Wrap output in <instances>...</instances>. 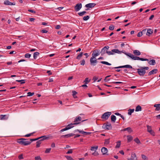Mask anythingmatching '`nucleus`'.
I'll return each mask as SVG.
<instances>
[{
    "mask_svg": "<svg viewBox=\"0 0 160 160\" xmlns=\"http://www.w3.org/2000/svg\"><path fill=\"white\" fill-rule=\"evenodd\" d=\"M81 62V65H84L85 64V61L84 59H82V61L80 62Z\"/></svg>",
    "mask_w": 160,
    "mask_h": 160,
    "instance_id": "52",
    "label": "nucleus"
},
{
    "mask_svg": "<svg viewBox=\"0 0 160 160\" xmlns=\"http://www.w3.org/2000/svg\"><path fill=\"white\" fill-rule=\"evenodd\" d=\"M111 112H107L104 113L102 116L101 118L102 119L105 120H107L108 119L109 116L111 115Z\"/></svg>",
    "mask_w": 160,
    "mask_h": 160,
    "instance_id": "6",
    "label": "nucleus"
},
{
    "mask_svg": "<svg viewBox=\"0 0 160 160\" xmlns=\"http://www.w3.org/2000/svg\"><path fill=\"white\" fill-rule=\"evenodd\" d=\"M101 152L102 153L103 155H106L107 154V153L108 152V149L105 147H102L101 149Z\"/></svg>",
    "mask_w": 160,
    "mask_h": 160,
    "instance_id": "17",
    "label": "nucleus"
},
{
    "mask_svg": "<svg viewBox=\"0 0 160 160\" xmlns=\"http://www.w3.org/2000/svg\"><path fill=\"white\" fill-rule=\"evenodd\" d=\"M27 96H31L34 94V92H28L27 93Z\"/></svg>",
    "mask_w": 160,
    "mask_h": 160,
    "instance_id": "47",
    "label": "nucleus"
},
{
    "mask_svg": "<svg viewBox=\"0 0 160 160\" xmlns=\"http://www.w3.org/2000/svg\"><path fill=\"white\" fill-rule=\"evenodd\" d=\"M133 54L136 56H139L141 54L140 52L137 50H134L133 52Z\"/></svg>",
    "mask_w": 160,
    "mask_h": 160,
    "instance_id": "23",
    "label": "nucleus"
},
{
    "mask_svg": "<svg viewBox=\"0 0 160 160\" xmlns=\"http://www.w3.org/2000/svg\"><path fill=\"white\" fill-rule=\"evenodd\" d=\"M148 61V64L150 65H154L156 64L155 60L154 59H152L149 61L148 60V61Z\"/></svg>",
    "mask_w": 160,
    "mask_h": 160,
    "instance_id": "19",
    "label": "nucleus"
},
{
    "mask_svg": "<svg viewBox=\"0 0 160 160\" xmlns=\"http://www.w3.org/2000/svg\"><path fill=\"white\" fill-rule=\"evenodd\" d=\"M25 80H17L16 81L18 82H20L21 84H23L25 83V82L24 81Z\"/></svg>",
    "mask_w": 160,
    "mask_h": 160,
    "instance_id": "37",
    "label": "nucleus"
},
{
    "mask_svg": "<svg viewBox=\"0 0 160 160\" xmlns=\"http://www.w3.org/2000/svg\"><path fill=\"white\" fill-rule=\"evenodd\" d=\"M51 148H47L45 151V153H49L51 150Z\"/></svg>",
    "mask_w": 160,
    "mask_h": 160,
    "instance_id": "46",
    "label": "nucleus"
},
{
    "mask_svg": "<svg viewBox=\"0 0 160 160\" xmlns=\"http://www.w3.org/2000/svg\"><path fill=\"white\" fill-rule=\"evenodd\" d=\"M89 16H86L83 17V19L84 21H87L89 19Z\"/></svg>",
    "mask_w": 160,
    "mask_h": 160,
    "instance_id": "43",
    "label": "nucleus"
},
{
    "mask_svg": "<svg viewBox=\"0 0 160 160\" xmlns=\"http://www.w3.org/2000/svg\"><path fill=\"white\" fill-rule=\"evenodd\" d=\"M68 130L66 127L64 128H63L60 131V132H62L64 131Z\"/></svg>",
    "mask_w": 160,
    "mask_h": 160,
    "instance_id": "55",
    "label": "nucleus"
},
{
    "mask_svg": "<svg viewBox=\"0 0 160 160\" xmlns=\"http://www.w3.org/2000/svg\"><path fill=\"white\" fill-rule=\"evenodd\" d=\"M41 143V142H40L39 141H38L36 142V147L37 148L39 147H40V145Z\"/></svg>",
    "mask_w": 160,
    "mask_h": 160,
    "instance_id": "40",
    "label": "nucleus"
},
{
    "mask_svg": "<svg viewBox=\"0 0 160 160\" xmlns=\"http://www.w3.org/2000/svg\"><path fill=\"white\" fill-rule=\"evenodd\" d=\"M92 154L94 156H97L98 155V152H96V151H95V152L92 153Z\"/></svg>",
    "mask_w": 160,
    "mask_h": 160,
    "instance_id": "64",
    "label": "nucleus"
},
{
    "mask_svg": "<svg viewBox=\"0 0 160 160\" xmlns=\"http://www.w3.org/2000/svg\"><path fill=\"white\" fill-rule=\"evenodd\" d=\"M125 54L127 56H128L130 58L134 60H140L142 61H148V59L147 58H140L139 57L135 56L132 54L130 53H125Z\"/></svg>",
    "mask_w": 160,
    "mask_h": 160,
    "instance_id": "1",
    "label": "nucleus"
},
{
    "mask_svg": "<svg viewBox=\"0 0 160 160\" xmlns=\"http://www.w3.org/2000/svg\"><path fill=\"white\" fill-rule=\"evenodd\" d=\"M96 5L95 3H90L85 5V7L88 8H91L94 7Z\"/></svg>",
    "mask_w": 160,
    "mask_h": 160,
    "instance_id": "15",
    "label": "nucleus"
},
{
    "mask_svg": "<svg viewBox=\"0 0 160 160\" xmlns=\"http://www.w3.org/2000/svg\"><path fill=\"white\" fill-rule=\"evenodd\" d=\"M147 29H146L142 30L141 32L142 34H145L147 32Z\"/></svg>",
    "mask_w": 160,
    "mask_h": 160,
    "instance_id": "54",
    "label": "nucleus"
},
{
    "mask_svg": "<svg viewBox=\"0 0 160 160\" xmlns=\"http://www.w3.org/2000/svg\"><path fill=\"white\" fill-rule=\"evenodd\" d=\"M82 7V5L81 3H78L74 7V9L77 12Z\"/></svg>",
    "mask_w": 160,
    "mask_h": 160,
    "instance_id": "10",
    "label": "nucleus"
},
{
    "mask_svg": "<svg viewBox=\"0 0 160 160\" xmlns=\"http://www.w3.org/2000/svg\"><path fill=\"white\" fill-rule=\"evenodd\" d=\"M142 110V108L141 106L140 105H138L135 109V111L136 112H138L140 111H141Z\"/></svg>",
    "mask_w": 160,
    "mask_h": 160,
    "instance_id": "25",
    "label": "nucleus"
},
{
    "mask_svg": "<svg viewBox=\"0 0 160 160\" xmlns=\"http://www.w3.org/2000/svg\"><path fill=\"white\" fill-rule=\"evenodd\" d=\"M121 145V142L120 141H118L117 142V145L116 146V148H119L120 147Z\"/></svg>",
    "mask_w": 160,
    "mask_h": 160,
    "instance_id": "42",
    "label": "nucleus"
},
{
    "mask_svg": "<svg viewBox=\"0 0 160 160\" xmlns=\"http://www.w3.org/2000/svg\"><path fill=\"white\" fill-rule=\"evenodd\" d=\"M109 48V47L108 46H106L103 47L101 51V53L102 55H103L106 53H107L108 50Z\"/></svg>",
    "mask_w": 160,
    "mask_h": 160,
    "instance_id": "5",
    "label": "nucleus"
},
{
    "mask_svg": "<svg viewBox=\"0 0 160 160\" xmlns=\"http://www.w3.org/2000/svg\"><path fill=\"white\" fill-rule=\"evenodd\" d=\"M152 135V136H155V132H154V131L152 130L151 131V132H149Z\"/></svg>",
    "mask_w": 160,
    "mask_h": 160,
    "instance_id": "58",
    "label": "nucleus"
},
{
    "mask_svg": "<svg viewBox=\"0 0 160 160\" xmlns=\"http://www.w3.org/2000/svg\"><path fill=\"white\" fill-rule=\"evenodd\" d=\"M65 157L68 160H74L72 157L70 156H65Z\"/></svg>",
    "mask_w": 160,
    "mask_h": 160,
    "instance_id": "41",
    "label": "nucleus"
},
{
    "mask_svg": "<svg viewBox=\"0 0 160 160\" xmlns=\"http://www.w3.org/2000/svg\"><path fill=\"white\" fill-rule=\"evenodd\" d=\"M112 52L117 53H120L122 52V51H120L118 49H113L112 50Z\"/></svg>",
    "mask_w": 160,
    "mask_h": 160,
    "instance_id": "27",
    "label": "nucleus"
},
{
    "mask_svg": "<svg viewBox=\"0 0 160 160\" xmlns=\"http://www.w3.org/2000/svg\"><path fill=\"white\" fill-rule=\"evenodd\" d=\"M114 26L112 25H111L109 27V29L110 30H112L114 29Z\"/></svg>",
    "mask_w": 160,
    "mask_h": 160,
    "instance_id": "48",
    "label": "nucleus"
},
{
    "mask_svg": "<svg viewBox=\"0 0 160 160\" xmlns=\"http://www.w3.org/2000/svg\"><path fill=\"white\" fill-rule=\"evenodd\" d=\"M9 2H10L8 0H6L4 1V4L6 5H9Z\"/></svg>",
    "mask_w": 160,
    "mask_h": 160,
    "instance_id": "49",
    "label": "nucleus"
},
{
    "mask_svg": "<svg viewBox=\"0 0 160 160\" xmlns=\"http://www.w3.org/2000/svg\"><path fill=\"white\" fill-rule=\"evenodd\" d=\"M158 71V70L157 69H154L152 70L151 71L149 72L148 75L150 76L152 74H154L156 73Z\"/></svg>",
    "mask_w": 160,
    "mask_h": 160,
    "instance_id": "16",
    "label": "nucleus"
},
{
    "mask_svg": "<svg viewBox=\"0 0 160 160\" xmlns=\"http://www.w3.org/2000/svg\"><path fill=\"white\" fill-rule=\"evenodd\" d=\"M72 149H69L67 152V154L72 153Z\"/></svg>",
    "mask_w": 160,
    "mask_h": 160,
    "instance_id": "59",
    "label": "nucleus"
},
{
    "mask_svg": "<svg viewBox=\"0 0 160 160\" xmlns=\"http://www.w3.org/2000/svg\"><path fill=\"white\" fill-rule=\"evenodd\" d=\"M127 140L128 142H130L133 139V137L131 135H129L127 136Z\"/></svg>",
    "mask_w": 160,
    "mask_h": 160,
    "instance_id": "24",
    "label": "nucleus"
},
{
    "mask_svg": "<svg viewBox=\"0 0 160 160\" xmlns=\"http://www.w3.org/2000/svg\"><path fill=\"white\" fill-rule=\"evenodd\" d=\"M87 120V119L82 120V118L80 116H78L75 118L73 122H74V124L77 125L81 123V122H83Z\"/></svg>",
    "mask_w": 160,
    "mask_h": 160,
    "instance_id": "3",
    "label": "nucleus"
},
{
    "mask_svg": "<svg viewBox=\"0 0 160 160\" xmlns=\"http://www.w3.org/2000/svg\"><path fill=\"white\" fill-rule=\"evenodd\" d=\"M72 96H73V97L74 98H77V97L76 96V94H77V92L75 91H72Z\"/></svg>",
    "mask_w": 160,
    "mask_h": 160,
    "instance_id": "34",
    "label": "nucleus"
},
{
    "mask_svg": "<svg viewBox=\"0 0 160 160\" xmlns=\"http://www.w3.org/2000/svg\"><path fill=\"white\" fill-rule=\"evenodd\" d=\"M131 158L133 159V160H137V157L135 153H132Z\"/></svg>",
    "mask_w": 160,
    "mask_h": 160,
    "instance_id": "28",
    "label": "nucleus"
},
{
    "mask_svg": "<svg viewBox=\"0 0 160 160\" xmlns=\"http://www.w3.org/2000/svg\"><path fill=\"white\" fill-rule=\"evenodd\" d=\"M116 117L114 115H112L111 116V121L114 122H115L116 120Z\"/></svg>",
    "mask_w": 160,
    "mask_h": 160,
    "instance_id": "26",
    "label": "nucleus"
},
{
    "mask_svg": "<svg viewBox=\"0 0 160 160\" xmlns=\"http://www.w3.org/2000/svg\"><path fill=\"white\" fill-rule=\"evenodd\" d=\"M98 146H95V147H92L91 148V150L92 151H96V150L98 149Z\"/></svg>",
    "mask_w": 160,
    "mask_h": 160,
    "instance_id": "33",
    "label": "nucleus"
},
{
    "mask_svg": "<svg viewBox=\"0 0 160 160\" xmlns=\"http://www.w3.org/2000/svg\"><path fill=\"white\" fill-rule=\"evenodd\" d=\"M154 107L156 108L155 110L156 111H160V104H155L154 105Z\"/></svg>",
    "mask_w": 160,
    "mask_h": 160,
    "instance_id": "21",
    "label": "nucleus"
},
{
    "mask_svg": "<svg viewBox=\"0 0 160 160\" xmlns=\"http://www.w3.org/2000/svg\"><path fill=\"white\" fill-rule=\"evenodd\" d=\"M103 129L106 130L107 129L108 130H110L112 129V127L111 124L110 122H107L106 123H105L103 124L102 126Z\"/></svg>",
    "mask_w": 160,
    "mask_h": 160,
    "instance_id": "4",
    "label": "nucleus"
},
{
    "mask_svg": "<svg viewBox=\"0 0 160 160\" xmlns=\"http://www.w3.org/2000/svg\"><path fill=\"white\" fill-rule=\"evenodd\" d=\"M107 54L108 55H113V54H114V53H113V52H112V51H108Z\"/></svg>",
    "mask_w": 160,
    "mask_h": 160,
    "instance_id": "53",
    "label": "nucleus"
},
{
    "mask_svg": "<svg viewBox=\"0 0 160 160\" xmlns=\"http://www.w3.org/2000/svg\"><path fill=\"white\" fill-rule=\"evenodd\" d=\"M86 13V12L85 11H83L82 12H79L78 13V15L80 16H82L84 15Z\"/></svg>",
    "mask_w": 160,
    "mask_h": 160,
    "instance_id": "31",
    "label": "nucleus"
},
{
    "mask_svg": "<svg viewBox=\"0 0 160 160\" xmlns=\"http://www.w3.org/2000/svg\"><path fill=\"white\" fill-rule=\"evenodd\" d=\"M142 35L141 32H139V33L137 34V36L138 37H140Z\"/></svg>",
    "mask_w": 160,
    "mask_h": 160,
    "instance_id": "63",
    "label": "nucleus"
},
{
    "mask_svg": "<svg viewBox=\"0 0 160 160\" xmlns=\"http://www.w3.org/2000/svg\"><path fill=\"white\" fill-rule=\"evenodd\" d=\"M31 56V55L29 53H27L25 55V57L26 58H29Z\"/></svg>",
    "mask_w": 160,
    "mask_h": 160,
    "instance_id": "45",
    "label": "nucleus"
},
{
    "mask_svg": "<svg viewBox=\"0 0 160 160\" xmlns=\"http://www.w3.org/2000/svg\"><path fill=\"white\" fill-rule=\"evenodd\" d=\"M147 128L148 132H151V131L152 130L151 126H150L148 125H147Z\"/></svg>",
    "mask_w": 160,
    "mask_h": 160,
    "instance_id": "39",
    "label": "nucleus"
},
{
    "mask_svg": "<svg viewBox=\"0 0 160 160\" xmlns=\"http://www.w3.org/2000/svg\"><path fill=\"white\" fill-rule=\"evenodd\" d=\"M41 32L42 33H46L48 32V31L46 30L43 29L41 31Z\"/></svg>",
    "mask_w": 160,
    "mask_h": 160,
    "instance_id": "60",
    "label": "nucleus"
},
{
    "mask_svg": "<svg viewBox=\"0 0 160 160\" xmlns=\"http://www.w3.org/2000/svg\"><path fill=\"white\" fill-rule=\"evenodd\" d=\"M8 115H1L0 116V119L1 120H7L8 118Z\"/></svg>",
    "mask_w": 160,
    "mask_h": 160,
    "instance_id": "18",
    "label": "nucleus"
},
{
    "mask_svg": "<svg viewBox=\"0 0 160 160\" xmlns=\"http://www.w3.org/2000/svg\"><path fill=\"white\" fill-rule=\"evenodd\" d=\"M33 133H34V132L32 133L26 134L24 136L26 137H29L31 135H32Z\"/></svg>",
    "mask_w": 160,
    "mask_h": 160,
    "instance_id": "56",
    "label": "nucleus"
},
{
    "mask_svg": "<svg viewBox=\"0 0 160 160\" xmlns=\"http://www.w3.org/2000/svg\"><path fill=\"white\" fill-rule=\"evenodd\" d=\"M17 142L21 145L26 146L30 145L31 142L28 141L24 138H21L17 140Z\"/></svg>",
    "mask_w": 160,
    "mask_h": 160,
    "instance_id": "2",
    "label": "nucleus"
},
{
    "mask_svg": "<svg viewBox=\"0 0 160 160\" xmlns=\"http://www.w3.org/2000/svg\"><path fill=\"white\" fill-rule=\"evenodd\" d=\"M83 53L82 52H81L77 57L76 59H80L82 56Z\"/></svg>",
    "mask_w": 160,
    "mask_h": 160,
    "instance_id": "35",
    "label": "nucleus"
},
{
    "mask_svg": "<svg viewBox=\"0 0 160 160\" xmlns=\"http://www.w3.org/2000/svg\"><path fill=\"white\" fill-rule=\"evenodd\" d=\"M127 131L129 133L132 132V130L131 128L130 127H128L127 128H124L123 129L121 130V131Z\"/></svg>",
    "mask_w": 160,
    "mask_h": 160,
    "instance_id": "20",
    "label": "nucleus"
},
{
    "mask_svg": "<svg viewBox=\"0 0 160 160\" xmlns=\"http://www.w3.org/2000/svg\"><path fill=\"white\" fill-rule=\"evenodd\" d=\"M48 139H49V137H47L46 135H44V136H43L41 137H39L38 140L39 139H40V140L38 141H39L40 142H41L42 141H43L45 140H47Z\"/></svg>",
    "mask_w": 160,
    "mask_h": 160,
    "instance_id": "11",
    "label": "nucleus"
},
{
    "mask_svg": "<svg viewBox=\"0 0 160 160\" xmlns=\"http://www.w3.org/2000/svg\"><path fill=\"white\" fill-rule=\"evenodd\" d=\"M142 158L144 160H148V158L145 155L143 154L142 155Z\"/></svg>",
    "mask_w": 160,
    "mask_h": 160,
    "instance_id": "44",
    "label": "nucleus"
},
{
    "mask_svg": "<svg viewBox=\"0 0 160 160\" xmlns=\"http://www.w3.org/2000/svg\"><path fill=\"white\" fill-rule=\"evenodd\" d=\"M75 134H73V133H69L65 135H62L61 136V138H68L70 137H71L73 136L74 135H75Z\"/></svg>",
    "mask_w": 160,
    "mask_h": 160,
    "instance_id": "12",
    "label": "nucleus"
},
{
    "mask_svg": "<svg viewBox=\"0 0 160 160\" xmlns=\"http://www.w3.org/2000/svg\"><path fill=\"white\" fill-rule=\"evenodd\" d=\"M153 30L151 29H149L147 31L146 35L148 36H150Z\"/></svg>",
    "mask_w": 160,
    "mask_h": 160,
    "instance_id": "22",
    "label": "nucleus"
},
{
    "mask_svg": "<svg viewBox=\"0 0 160 160\" xmlns=\"http://www.w3.org/2000/svg\"><path fill=\"white\" fill-rule=\"evenodd\" d=\"M35 160H42V159H41V158H40V156H38L35 157Z\"/></svg>",
    "mask_w": 160,
    "mask_h": 160,
    "instance_id": "50",
    "label": "nucleus"
},
{
    "mask_svg": "<svg viewBox=\"0 0 160 160\" xmlns=\"http://www.w3.org/2000/svg\"><path fill=\"white\" fill-rule=\"evenodd\" d=\"M140 68H143L145 70H148L149 69V67H140Z\"/></svg>",
    "mask_w": 160,
    "mask_h": 160,
    "instance_id": "61",
    "label": "nucleus"
},
{
    "mask_svg": "<svg viewBox=\"0 0 160 160\" xmlns=\"http://www.w3.org/2000/svg\"><path fill=\"white\" fill-rule=\"evenodd\" d=\"M133 68L132 67L129 65H126L124 66H119L117 67H113V68H110V69H112L114 68Z\"/></svg>",
    "mask_w": 160,
    "mask_h": 160,
    "instance_id": "8",
    "label": "nucleus"
},
{
    "mask_svg": "<svg viewBox=\"0 0 160 160\" xmlns=\"http://www.w3.org/2000/svg\"><path fill=\"white\" fill-rule=\"evenodd\" d=\"M109 143V139H107L105 140L104 144H108Z\"/></svg>",
    "mask_w": 160,
    "mask_h": 160,
    "instance_id": "51",
    "label": "nucleus"
},
{
    "mask_svg": "<svg viewBox=\"0 0 160 160\" xmlns=\"http://www.w3.org/2000/svg\"><path fill=\"white\" fill-rule=\"evenodd\" d=\"M100 53L98 52V50H95L94 51L92 54V57L91 58H96V57L99 55Z\"/></svg>",
    "mask_w": 160,
    "mask_h": 160,
    "instance_id": "14",
    "label": "nucleus"
},
{
    "mask_svg": "<svg viewBox=\"0 0 160 160\" xmlns=\"http://www.w3.org/2000/svg\"><path fill=\"white\" fill-rule=\"evenodd\" d=\"M138 74L140 76H143L146 72V71L142 68L137 69Z\"/></svg>",
    "mask_w": 160,
    "mask_h": 160,
    "instance_id": "7",
    "label": "nucleus"
},
{
    "mask_svg": "<svg viewBox=\"0 0 160 160\" xmlns=\"http://www.w3.org/2000/svg\"><path fill=\"white\" fill-rule=\"evenodd\" d=\"M111 76V75H108V76H107V77H106L105 78L104 80L106 81V82H107V81H108L109 80V79H107V78H108V77H109Z\"/></svg>",
    "mask_w": 160,
    "mask_h": 160,
    "instance_id": "57",
    "label": "nucleus"
},
{
    "mask_svg": "<svg viewBox=\"0 0 160 160\" xmlns=\"http://www.w3.org/2000/svg\"><path fill=\"white\" fill-rule=\"evenodd\" d=\"M90 81V79L89 80L88 78H85L83 82L85 83V84H87Z\"/></svg>",
    "mask_w": 160,
    "mask_h": 160,
    "instance_id": "32",
    "label": "nucleus"
},
{
    "mask_svg": "<svg viewBox=\"0 0 160 160\" xmlns=\"http://www.w3.org/2000/svg\"><path fill=\"white\" fill-rule=\"evenodd\" d=\"M134 141L137 143V144H140L141 143V142L138 139V138H136L134 139Z\"/></svg>",
    "mask_w": 160,
    "mask_h": 160,
    "instance_id": "38",
    "label": "nucleus"
},
{
    "mask_svg": "<svg viewBox=\"0 0 160 160\" xmlns=\"http://www.w3.org/2000/svg\"><path fill=\"white\" fill-rule=\"evenodd\" d=\"M134 109H129L128 110V114L129 115H131L132 113L134 112Z\"/></svg>",
    "mask_w": 160,
    "mask_h": 160,
    "instance_id": "29",
    "label": "nucleus"
},
{
    "mask_svg": "<svg viewBox=\"0 0 160 160\" xmlns=\"http://www.w3.org/2000/svg\"><path fill=\"white\" fill-rule=\"evenodd\" d=\"M39 54V53L38 52H36L33 54V58L34 59H36L37 58V56H38Z\"/></svg>",
    "mask_w": 160,
    "mask_h": 160,
    "instance_id": "30",
    "label": "nucleus"
},
{
    "mask_svg": "<svg viewBox=\"0 0 160 160\" xmlns=\"http://www.w3.org/2000/svg\"><path fill=\"white\" fill-rule=\"evenodd\" d=\"M90 64L92 66H94L96 65V63L97 62V59L96 58H91L90 60Z\"/></svg>",
    "mask_w": 160,
    "mask_h": 160,
    "instance_id": "9",
    "label": "nucleus"
},
{
    "mask_svg": "<svg viewBox=\"0 0 160 160\" xmlns=\"http://www.w3.org/2000/svg\"><path fill=\"white\" fill-rule=\"evenodd\" d=\"M38 140V138H36L34 139H31L30 140L31 141V142L33 141H35Z\"/></svg>",
    "mask_w": 160,
    "mask_h": 160,
    "instance_id": "62",
    "label": "nucleus"
},
{
    "mask_svg": "<svg viewBox=\"0 0 160 160\" xmlns=\"http://www.w3.org/2000/svg\"><path fill=\"white\" fill-rule=\"evenodd\" d=\"M77 131L78 132H79L80 133H82V134H85L86 135H89L91 133V132H84L83 131L80 130L79 129L75 130L74 131V132H75Z\"/></svg>",
    "mask_w": 160,
    "mask_h": 160,
    "instance_id": "13",
    "label": "nucleus"
},
{
    "mask_svg": "<svg viewBox=\"0 0 160 160\" xmlns=\"http://www.w3.org/2000/svg\"><path fill=\"white\" fill-rule=\"evenodd\" d=\"M100 62L101 63L106 64L108 65H111V64L108 63V62H106V61H101Z\"/></svg>",
    "mask_w": 160,
    "mask_h": 160,
    "instance_id": "36",
    "label": "nucleus"
}]
</instances>
